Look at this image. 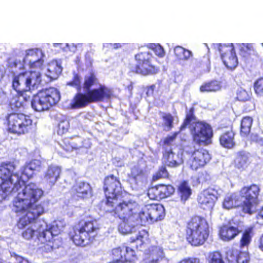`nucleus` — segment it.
<instances>
[{
    "mask_svg": "<svg viewBox=\"0 0 263 263\" xmlns=\"http://www.w3.org/2000/svg\"><path fill=\"white\" fill-rule=\"evenodd\" d=\"M15 165L13 162H4L0 165V201L6 199L12 193L18 192L12 201V210L15 213H24L17 220L16 226L22 230V237L32 239L39 233L35 223L45 213L43 205L36 203L43 196L44 192L33 183L27 185L18 175L13 173Z\"/></svg>",
    "mask_w": 263,
    "mask_h": 263,
    "instance_id": "obj_1",
    "label": "nucleus"
},
{
    "mask_svg": "<svg viewBox=\"0 0 263 263\" xmlns=\"http://www.w3.org/2000/svg\"><path fill=\"white\" fill-rule=\"evenodd\" d=\"M105 196V210L111 209L119 204L118 199L122 195L124 190L118 177L111 174L106 176L103 181Z\"/></svg>",
    "mask_w": 263,
    "mask_h": 263,
    "instance_id": "obj_6",
    "label": "nucleus"
},
{
    "mask_svg": "<svg viewBox=\"0 0 263 263\" xmlns=\"http://www.w3.org/2000/svg\"><path fill=\"white\" fill-rule=\"evenodd\" d=\"M174 51L175 57L179 61H186L192 57V53L190 50L180 46L175 47Z\"/></svg>",
    "mask_w": 263,
    "mask_h": 263,
    "instance_id": "obj_35",
    "label": "nucleus"
},
{
    "mask_svg": "<svg viewBox=\"0 0 263 263\" xmlns=\"http://www.w3.org/2000/svg\"><path fill=\"white\" fill-rule=\"evenodd\" d=\"M35 160H34V161H32L30 163V168L31 169V170H33V169H35V168H33L32 165L34 164V161Z\"/></svg>",
    "mask_w": 263,
    "mask_h": 263,
    "instance_id": "obj_58",
    "label": "nucleus"
},
{
    "mask_svg": "<svg viewBox=\"0 0 263 263\" xmlns=\"http://www.w3.org/2000/svg\"><path fill=\"white\" fill-rule=\"evenodd\" d=\"M221 88V82L218 80H212L203 83L199 87L201 92H215Z\"/></svg>",
    "mask_w": 263,
    "mask_h": 263,
    "instance_id": "obj_33",
    "label": "nucleus"
},
{
    "mask_svg": "<svg viewBox=\"0 0 263 263\" xmlns=\"http://www.w3.org/2000/svg\"><path fill=\"white\" fill-rule=\"evenodd\" d=\"M208 263H225L222 255L219 251L210 253L208 256Z\"/></svg>",
    "mask_w": 263,
    "mask_h": 263,
    "instance_id": "obj_41",
    "label": "nucleus"
},
{
    "mask_svg": "<svg viewBox=\"0 0 263 263\" xmlns=\"http://www.w3.org/2000/svg\"><path fill=\"white\" fill-rule=\"evenodd\" d=\"M166 165L163 164L160 166L157 171L152 177V181L156 182L161 179H168L170 177L168 171L166 168Z\"/></svg>",
    "mask_w": 263,
    "mask_h": 263,
    "instance_id": "obj_34",
    "label": "nucleus"
},
{
    "mask_svg": "<svg viewBox=\"0 0 263 263\" xmlns=\"http://www.w3.org/2000/svg\"><path fill=\"white\" fill-rule=\"evenodd\" d=\"M178 263H202L198 257H190L183 258Z\"/></svg>",
    "mask_w": 263,
    "mask_h": 263,
    "instance_id": "obj_48",
    "label": "nucleus"
},
{
    "mask_svg": "<svg viewBox=\"0 0 263 263\" xmlns=\"http://www.w3.org/2000/svg\"><path fill=\"white\" fill-rule=\"evenodd\" d=\"M23 73L25 80V86L28 92L31 93L29 90L31 88L33 89L37 88L41 84V74L40 72L36 71H25Z\"/></svg>",
    "mask_w": 263,
    "mask_h": 263,
    "instance_id": "obj_22",
    "label": "nucleus"
},
{
    "mask_svg": "<svg viewBox=\"0 0 263 263\" xmlns=\"http://www.w3.org/2000/svg\"><path fill=\"white\" fill-rule=\"evenodd\" d=\"M41 236L45 239L42 247L44 252H51L54 249H58L61 246V240L53 236L52 232L49 230H43Z\"/></svg>",
    "mask_w": 263,
    "mask_h": 263,
    "instance_id": "obj_19",
    "label": "nucleus"
},
{
    "mask_svg": "<svg viewBox=\"0 0 263 263\" xmlns=\"http://www.w3.org/2000/svg\"><path fill=\"white\" fill-rule=\"evenodd\" d=\"M99 229L97 220L87 217L80 219L72 226L68 235L76 246L85 247L97 240Z\"/></svg>",
    "mask_w": 263,
    "mask_h": 263,
    "instance_id": "obj_3",
    "label": "nucleus"
},
{
    "mask_svg": "<svg viewBox=\"0 0 263 263\" xmlns=\"http://www.w3.org/2000/svg\"><path fill=\"white\" fill-rule=\"evenodd\" d=\"M186 153L190 156L189 164L193 170L196 171L203 167L211 159L209 151L203 148H199L190 152H187Z\"/></svg>",
    "mask_w": 263,
    "mask_h": 263,
    "instance_id": "obj_14",
    "label": "nucleus"
},
{
    "mask_svg": "<svg viewBox=\"0 0 263 263\" xmlns=\"http://www.w3.org/2000/svg\"><path fill=\"white\" fill-rule=\"evenodd\" d=\"M184 231L186 241L193 247L202 246L210 235L207 220L198 215L192 216L185 222Z\"/></svg>",
    "mask_w": 263,
    "mask_h": 263,
    "instance_id": "obj_4",
    "label": "nucleus"
},
{
    "mask_svg": "<svg viewBox=\"0 0 263 263\" xmlns=\"http://www.w3.org/2000/svg\"><path fill=\"white\" fill-rule=\"evenodd\" d=\"M175 153L172 149L165 151L163 153V159H164V164L170 167H178L180 163L176 160H174Z\"/></svg>",
    "mask_w": 263,
    "mask_h": 263,
    "instance_id": "obj_37",
    "label": "nucleus"
},
{
    "mask_svg": "<svg viewBox=\"0 0 263 263\" xmlns=\"http://www.w3.org/2000/svg\"><path fill=\"white\" fill-rule=\"evenodd\" d=\"M253 119L250 116H245L241 120L240 135L245 137L248 136L251 130Z\"/></svg>",
    "mask_w": 263,
    "mask_h": 263,
    "instance_id": "obj_36",
    "label": "nucleus"
},
{
    "mask_svg": "<svg viewBox=\"0 0 263 263\" xmlns=\"http://www.w3.org/2000/svg\"><path fill=\"white\" fill-rule=\"evenodd\" d=\"M164 125L167 127L166 129L168 131L173 127V116H163Z\"/></svg>",
    "mask_w": 263,
    "mask_h": 263,
    "instance_id": "obj_46",
    "label": "nucleus"
},
{
    "mask_svg": "<svg viewBox=\"0 0 263 263\" xmlns=\"http://www.w3.org/2000/svg\"><path fill=\"white\" fill-rule=\"evenodd\" d=\"M258 247L263 252V233L259 237L258 240Z\"/></svg>",
    "mask_w": 263,
    "mask_h": 263,
    "instance_id": "obj_55",
    "label": "nucleus"
},
{
    "mask_svg": "<svg viewBox=\"0 0 263 263\" xmlns=\"http://www.w3.org/2000/svg\"><path fill=\"white\" fill-rule=\"evenodd\" d=\"M144 263H167L163 250L157 246L150 247L146 253Z\"/></svg>",
    "mask_w": 263,
    "mask_h": 263,
    "instance_id": "obj_18",
    "label": "nucleus"
},
{
    "mask_svg": "<svg viewBox=\"0 0 263 263\" xmlns=\"http://www.w3.org/2000/svg\"><path fill=\"white\" fill-rule=\"evenodd\" d=\"M250 162L248 155L244 152H239L234 161L235 168L241 171H244L249 165Z\"/></svg>",
    "mask_w": 263,
    "mask_h": 263,
    "instance_id": "obj_31",
    "label": "nucleus"
},
{
    "mask_svg": "<svg viewBox=\"0 0 263 263\" xmlns=\"http://www.w3.org/2000/svg\"><path fill=\"white\" fill-rule=\"evenodd\" d=\"M9 132L17 135L26 134L31 129L32 120L30 116H7Z\"/></svg>",
    "mask_w": 263,
    "mask_h": 263,
    "instance_id": "obj_13",
    "label": "nucleus"
},
{
    "mask_svg": "<svg viewBox=\"0 0 263 263\" xmlns=\"http://www.w3.org/2000/svg\"><path fill=\"white\" fill-rule=\"evenodd\" d=\"M37 99L31 101V106L36 111L48 110L56 105L60 100V91L54 87H49L40 90L37 93Z\"/></svg>",
    "mask_w": 263,
    "mask_h": 263,
    "instance_id": "obj_9",
    "label": "nucleus"
},
{
    "mask_svg": "<svg viewBox=\"0 0 263 263\" xmlns=\"http://www.w3.org/2000/svg\"><path fill=\"white\" fill-rule=\"evenodd\" d=\"M12 256L14 257L17 263H29L26 258L15 253Z\"/></svg>",
    "mask_w": 263,
    "mask_h": 263,
    "instance_id": "obj_51",
    "label": "nucleus"
},
{
    "mask_svg": "<svg viewBox=\"0 0 263 263\" xmlns=\"http://www.w3.org/2000/svg\"><path fill=\"white\" fill-rule=\"evenodd\" d=\"M235 133L232 129L223 133L219 137L220 145L226 148H233L235 144Z\"/></svg>",
    "mask_w": 263,
    "mask_h": 263,
    "instance_id": "obj_28",
    "label": "nucleus"
},
{
    "mask_svg": "<svg viewBox=\"0 0 263 263\" xmlns=\"http://www.w3.org/2000/svg\"><path fill=\"white\" fill-rule=\"evenodd\" d=\"M61 168L58 166H49L45 173L44 179L50 185H54L60 178Z\"/></svg>",
    "mask_w": 263,
    "mask_h": 263,
    "instance_id": "obj_26",
    "label": "nucleus"
},
{
    "mask_svg": "<svg viewBox=\"0 0 263 263\" xmlns=\"http://www.w3.org/2000/svg\"><path fill=\"white\" fill-rule=\"evenodd\" d=\"M240 232L238 227L224 224L219 228L218 235L222 240L229 241L234 239Z\"/></svg>",
    "mask_w": 263,
    "mask_h": 263,
    "instance_id": "obj_23",
    "label": "nucleus"
},
{
    "mask_svg": "<svg viewBox=\"0 0 263 263\" xmlns=\"http://www.w3.org/2000/svg\"><path fill=\"white\" fill-rule=\"evenodd\" d=\"M262 46L263 47V43L261 44Z\"/></svg>",
    "mask_w": 263,
    "mask_h": 263,
    "instance_id": "obj_60",
    "label": "nucleus"
},
{
    "mask_svg": "<svg viewBox=\"0 0 263 263\" xmlns=\"http://www.w3.org/2000/svg\"><path fill=\"white\" fill-rule=\"evenodd\" d=\"M122 204V201H120L119 204L114 208L112 211L111 209L105 210L106 214H109L110 216H113L115 218H118L121 220V222L118 225V230L122 234H128L132 232V227L130 223H134L133 221L128 220L126 221L121 217L120 215V206Z\"/></svg>",
    "mask_w": 263,
    "mask_h": 263,
    "instance_id": "obj_20",
    "label": "nucleus"
},
{
    "mask_svg": "<svg viewBox=\"0 0 263 263\" xmlns=\"http://www.w3.org/2000/svg\"><path fill=\"white\" fill-rule=\"evenodd\" d=\"M217 199V191L213 188H208L200 193L198 198V201L202 209L211 211Z\"/></svg>",
    "mask_w": 263,
    "mask_h": 263,
    "instance_id": "obj_16",
    "label": "nucleus"
},
{
    "mask_svg": "<svg viewBox=\"0 0 263 263\" xmlns=\"http://www.w3.org/2000/svg\"><path fill=\"white\" fill-rule=\"evenodd\" d=\"M144 171L139 166L135 165L132 167L129 175V178L134 180L142 178L144 176Z\"/></svg>",
    "mask_w": 263,
    "mask_h": 263,
    "instance_id": "obj_40",
    "label": "nucleus"
},
{
    "mask_svg": "<svg viewBox=\"0 0 263 263\" xmlns=\"http://www.w3.org/2000/svg\"><path fill=\"white\" fill-rule=\"evenodd\" d=\"M25 85V80L24 73H21L14 77L12 82V87L16 91L17 93L10 101L9 107L11 109L16 110V112H12L8 115H24V114L18 112L20 108L24 107V104L31 100V95H28V91L26 88L21 87V85Z\"/></svg>",
    "mask_w": 263,
    "mask_h": 263,
    "instance_id": "obj_8",
    "label": "nucleus"
},
{
    "mask_svg": "<svg viewBox=\"0 0 263 263\" xmlns=\"http://www.w3.org/2000/svg\"><path fill=\"white\" fill-rule=\"evenodd\" d=\"M49 76L51 78H57L62 72V68L60 66L56 63H49L47 68Z\"/></svg>",
    "mask_w": 263,
    "mask_h": 263,
    "instance_id": "obj_39",
    "label": "nucleus"
},
{
    "mask_svg": "<svg viewBox=\"0 0 263 263\" xmlns=\"http://www.w3.org/2000/svg\"><path fill=\"white\" fill-rule=\"evenodd\" d=\"M196 105H194L186 110V115H194L196 108Z\"/></svg>",
    "mask_w": 263,
    "mask_h": 263,
    "instance_id": "obj_53",
    "label": "nucleus"
},
{
    "mask_svg": "<svg viewBox=\"0 0 263 263\" xmlns=\"http://www.w3.org/2000/svg\"><path fill=\"white\" fill-rule=\"evenodd\" d=\"M175 191V189L172 185L161 183L149 187L147 195L151 200L160 201L171 196Z\"/></svg>",
    "mask_w": 263,
    "mask_h": 263,
    "instance_id": "obj_15",
    "label": "nucleus"
},
{
    "mask_svg": "<svg viewBox=\"0 0 263 263\" xmlns=\"http://www.w3.org/2000/svg\"><path fill=\"white\" fill-rule=\"evenodd\" d=\"M221 57L224 64L228 69L233 70L237 67L238 60L234 48H231L227 52L221 53Z\"/></svg>",
    "mask_w": 263,
    "mask_h": 263,
    "instance_id": "obj_25",
    "label": "nucleus"
},
{
    "mask_svg": "<svg viewBox=\"0 0 263 263\" xmlns=\"http://www.w3.org/2000/svg\"><path fill=\"white\" fill-rule=\"evenodd\" d=\"M72 196L77 200L85 199L92 195V189L87 182H80L74 184L71 189Z\"/></svg>",
    "mask_w": 263,
    "mask_h": 263,
    "instance_id": "obj_17",
    "label": "nucleus"
},
{
    "mask_svg": "<svg viewBox=\"0 0 263 263\" xmlns=\"http://www.w3.org/2000/svg\"><path fill=\"white\" fill-rule=\"evenodd\" d=\"M260 192L259 185L255 183L243 186L239 190V196L243 199L241 202V213L249 215L255 213Z\"/></svg>",
    "mask_w": 263,
    "mask_h": 263,
    "instance_id": "obj_7",
    "label": "nucleus"
},
{
    "mask_svg": "<svg viewBox=\"0 0 263 263\" xmlns=\"http://www.w3.org/2000/svg\"><path fill=\"white\" fill-rule=\"evenodd\" d=\"M191 131L193 140L197 144L206 146L212 143L213 132L209 124L204 121L196 122Z\"/></svg>",
    "mask_w": 263,
    "mask_h": 263,
    "instance_id": "obj_12",
    "label": "nucleus"
},
{
    "mask_svg": "<svg viewBox=\"0 0 263 263\" xmlns=\"http://www.w3.org/2000/svg\"><path fill=\"white\" fill-rule=\"evenodd\" d=\"M223 207L226 209L240 208L241 209V202H239L238 197L236 193H231L225 196L223 203Z\"/></svg>",
    "mask_w": 263,
    "mask_h": 263,
    "instance_id": "obj_32",
    "label": "nucleus"
},
{
    "mask_svg": "<svg viewBox=\"0 0 263 263\" xmlns=\"http://www.w3.org/2000/svg\"><path fill=\"white\" fill-rule=\"evenodd\" d=\"M251 109H249L248 110H247V108H245V110H246V111H249L251 110H254L255 109V106H254V105L253 103H251Z\"/></svg>",
    "mask_w": 263,
    "mask_h": 263,
    "instance_id": "obj_57",
    "label": "nucleus"
},
{
    "mask_svg": "<svg viewBox=\"0 0 263 263\" xmlns=\"http://www.w3.org/2000/svg\"><path fill=\"white\" fill-rule=\"evenodd\" d=\"M195 120V116H186V118L181 125L180 128L183 129L187 126L192 124V123Z\"/></svg>",
    "mask_w": 263,
    "mask_h": 263,
    "instance_id": "obj_49",
    "label": "nucleus"
},
{
    "mask_svg": "<svg viewBox=\"0 0 263 263\" xmlns=\"http://www.w3.org/2000/svg\"><path fill=\"white\" fill-rule=\"evenodd\" d=\"M0 263H4L3 260L0 258Z\"/></svg>",
    "mask_w": 263,
    "mask_h": 263,
    "instance_id": "obj_59",
    "label": "nucleus"
},
{
    "mask_svg": "<svg viewBox=\"0 0 263 263\" xmlns=\"http://www.w3.org/2000/svg\"><path fill=\"white\" fill-rule=\"evenodd\" d=\"M236 99L239 101L246 102L250 100V97L246 90L241 89L237 91Z\"/></svg>",
    "mask_w": 263,
    "mask_h": 263,
    "instance_id": "obj_45",
    "label": "nucleus"
},
{
    "mask_svg": "<svg viewBox=\"0 0 263 263\" xmlns=\"http://www.w3.org/2000/svg\"><path fill=\"white\" fill-rule=\"evenodd\" d=\"M136 65L132 71L137 74L143 76L153 75L157 73L159 68L153 64L154 57L148 51L140 52L135 55Z\"/></svg>",
    "mask_w": 263,
    "mask_h": 263,
    "instance_id": "obj_10",
    "label": "nucleus"
},
{
    "mask_svg": "<svg viewBox=\"0 0 263 263\" xmlns=\"http://www.w3.org/2000/svg\"><path fill=\"white\" fill-rule=\"evenodd\" d=\"M68 84L74 87L79 91L71 104L73 109L83 108L91 103L107 101L114 97L112 89L105 85L100 84L99 79L94 72L84 76L82 84L80 76L76 73Z\"/></svg>",
    "mask_w": 263,
    "mask_h": 263,
    "instance_id": "obj_2",
    "label": "nucleus"
},
{
    "mask_svg": "<svg viewBox=\"0 0 263 263\" xmlns=\"http://www.w3.org/2000/svg\"><path fill=\"white\" fill-rule=\"evenodd\" d=\"M62 151L59 152L61 155L70 154L73 152L78 153L81 150H87L92 145L91 139H82L79 135H73L62 139L59 142Z\"/></svg>",
    "mask_w": 263,
    "mask_h": 263,
    "instance_id": "obj_11",
    "label": "nucleus"
},
{
    "mask_svg": "<svg viewBox=\"0 0 263 263\" xmlns=\"http://www.w3.org/2000/svg\"><path fill=\"white\" fill-rule=\"evenodd\" d=\"M177 194L180 200L184 203L192 195V190L186 181H181L177 188Z\"/></svg>",
    "mask_w": 263,
    "mask_h": 263,
    "instance_id": "obj_30",
    "label": "nucleus"
},
{
    "mask_svg": "<svg viewBox=\"0 0 263 263\" xmlns=\"http://www.w3.org/2000/svg\"><path fill=\"white\" fill-rule=\"evenodd\" d=\"M70 128V123L68 120L66 118L62 119L60 121L57 129V134L60 136H62L66 134Z\"/></svg>",
    "mask_w": 263,
    "mask_h": 263,
    "instance_id": "obj_38",
    "label": "nucleus"
},
{
    "mask_svg": "<svg viewBox=\"0 0 263 263\" xmlns=\"http://www.w3.org/2000/svg\"><path fill=\"white\" fill-rule=\"evenodd\" d=\"M37 50L30 49L26 55V59L29 61V66L31 68L42 69L44 61L37 55Z\"/></svg>",
    "mask_w": 263,
    "mask_h": 263,
    "instance_id": "obj_27",
    "label": "nucleus"
},
{
    "mask_svg": "<svg viewBox=\"0 0 263 263\" xmlns=\"http://www.w3.org/2000/svg\"><path fill=\"white\" fill-rule=\"evenodd\" d=\"M134 83L133 82H130V83L127 85L125 89L128 91L129 95L132 96L133 95V90L134 89Z\"/></svg>",
    "mask_w": 263,
    "mask_h": 263,
    "instance_id": "obj_54",
    "label": "nucleus"
},
{
    "mask_svg": "<svg viewBox=\"0 0 263 263\" xmlns=\"http://www.w3.org/2000/svg\"><path fill=\"white\" fill-rule=\"evenodd\" d=\"M120 210V215L126 221L130 220L142 226L152 224L147 204L140 210V205L136 201L122 200Z\"/></svg>",
    "mask_w": 263,
    "mask_h": 263,
    "instance_id": "obj_5",
    "label": "nucleus"
},
{
    "mask_svg": "<svg viewBox=\"0 0 263 263\" xmlns=\"http://www.w3.org/2000/svg\"><path fill=\"white\" fill-rule=\"evenodd\" d=\"M258 215L263 219V205L260 208L258 212Z\"/></svg>",
    "mask_w": 263,
    "mask_h": 263,
    "instance_id": "obj_56",
    "label": "nucleus"
},
{
    "mask_svg": "<svg viewBox=\"0 0 263 263\" xmlns=\"http://www.w3.org/2000/svg\"><path fill=\"white\" fill-rule=\"evenodd\" d=\"M148 214L151 223L162 220L165 217V213L164 206L159 203L147 204Z\"/></svg>",
    "mask_w": 263,
    "mask_h": 263,
    "instance_id": "obj_24",
    "label": "nucleus"
},
{
    "mask_svg": "<svg viewBox=\"0 0 263 263\" xmlns=\"http://www.w3.org/2000/svg\"><path fill=\"white\" fill-rule=\"evenodd\" d=\"M250 140L251 142L258 143H262L263 139L262 138L259 137V136L256 134H252L250 136Z\"/></svg>",
    "mask_w": 263,
    "mask_h": 263,
    "instance_id": "obj_50",
    "label": "nucleus"
},
{
    "mask_svg": "<svg viewBox=\"0 0 263 263\" xmlns=\"http://www.w3.org/2000/svg\"><path fill=\"white\" fill-rule=\"evenodd\" d=\"M155 88V85L154 84L147 86L146 92L147 96H150L153 95L154 93Z\"/></svg>",
    "mask_w": 263,
    "mask_h": 263,
    "instance_id": "obj_52",
    "label": "nucleus"
},
{
    "mask_svg": "<svg viewBox=\"0 0 263 263\" xmlns=\"http://www.w3.org/2000/svg\"><path fill=\"white\" fill-rule=\"evenodd\" d=\"M254 230L253 226L247 227L243 230L239 242L240 248H248L250 246L254 235Z\"/></svg>",
    "mask_w": 263,
    "mask_h": 263,
    "instance_id": "obj_29",
    "label": "nucleus"
},
{
    "mask_svg": "<svg viewBox=\"0 0 263 263\" xmlns=\"http://www.w3.org/2000/svg\"><path fill=\"white\" fill-rule=\"evenodd\" d=\"M145 235H147V232L145 230H142L139 232L138 234L135 238L132 239L131 242H133L135 241L139 240L140 241V244L142 245L143 243V239Z\"/></svg>",
    "mask_w": 263,
    "mask_h": 263,
    "instance_id": "obj_47",
    "label": "nucleus"
},
{
    "mask_svg": "<svg viewBox=\"0 0 263 263\" xmlns=\"http://www.w3.org/2000/svg\"><path fill=\"white\" fill-rule=\"evenodd\" d=\"M179 132H174L171 136H168L165 138L162 141L163 146H170L175 141Z\"/></svg>",
    "mask_w": 263,
    "mask_h": 263,
    "instance_id": "obj_44",
    "label": "nucleus"
},
{
    "mask_svg": "<svg viewBox=\"0 0 263 263\" xmlns=\"http://www.w3.org/2000/svg\"><path fill=\"white\" fill-rule=\"evenodd\" d=\"M226 258L230 263H250V256L248 253L234 248L227 252Z\"/></svg>",
    "mask_w": 263,
    "mask_h": 263,
    "instance_id": "obj_21",
    "label": "nucleus"
},
{
    "mask_svg": "<svg viewBox=\"0 0 263 263\" xmlns=\"http://www.w3.org/2000/svg\"><path fill=\"white\" fill-rule=\"evenodd\" d=\"M148 48L153 50L155 54L159 58H162L165 56L164 50L159 44H150L148 45Z\"/></svg>",
    "mask_w": 263,
    "mask_h": 263,
    "instance_id": "obj_42",
    "label": "nucleus"
},
{
    "mask_svg": "<svg viewBox=\"0 0 263 263\" xmlns=\"http://www.w3.org/2000/svg\"><path fill=\"white\" fill-rule=\"evenodd\" d=\"M255 93L259 97H263V78L257 79L253 84Z\"/></svg>",
    "mask_w": 263,
    "mask_h": 263,
    "instance_id": "obj_43",
    "label": "nucleus"
}]
</instances>
